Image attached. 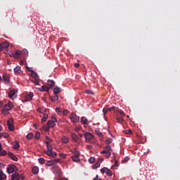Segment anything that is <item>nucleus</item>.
I'll list each match as a JSON object with an SVG mask.
<instances>
[{"instance_id": "obj_36", "label": "nucleus", "mask_w": 180, "mask_h": 180, "mask_svg": "<svg viewBox=\"0 0 180 180\" xmlns=\"http://www.w3.org/2000/svg\"><path fill=\"white\" fill-rule=\"evenodd\" d=\"M38 161L41 165H43V164H44L45 160L43 158H40L38 159Z\"/></svg>"}, {"instance_id": "obj_12", "label": "nucleus", "mask_w": 180, "mask_h": 180, "mask_svg": "<svg viewBox=\"0 0 180 180\" xmlns=\"http://www.w3.org/2000/svg\"><path fill=\"white\" fill-rule=\"evenodd\" d=\"M38 91H39V92H49L50 88L47 86H42L41 87L38 88Z\"/></svg>"}, {"instance_id": "obj_38", "label": "nucleus", "mask_w": 180, "mask_h": 180, "mask_svg": "<svg viewBox=\"0 0 180 180\" xmlns=\"http://www.w3.org/2000/svg\"><path fill=\"white\" fill-rule=\"evenodd\" d=\"M33 134L32 133H29L27 135V139H28V140H32V139H33Z\"/></svg>"}, {"instance_id": "obj_23", "label": "nucleus", "mask_w": 180, "mask_h": 180, "mask_svg": "<svg viewBox=\"0 0 180 180\" xmlns=\"http://www.w3.org/2000/svg\"><path fill=\"white\" fill-rule=\"evenodd\" d=\"M61 92V89L60 87H55L53 89V94L54 95H58Z\"/></svg>"}, {"instance_id": "obj_54", "label": "nucleus", "mask_w": 180, "mask_h": 180, "mask_svg": "<svg viewBox=\"0 0 180 180\" xmlns=\"http://www.w3.org/2000/svg\"><path fill=\"white\" fill-rule=\"evenodd\" d=\"M26 70H27V71H29V72H32L33 69H32V68H30L28 66H26Z\"/></svg>"}, {"instance_id": "obj_34", "label": "nucleus", "mask_w": 180, "mask_h": 180, "mask_svg": "<svg viewBox=\"0 0 180 180\" xmlns=\"http://www.w3.org/2000/svg\"><path fill=\"white\" fill-rule=\"evenodd\" d=\"M61 141L65 144V143H68L69 139H68V138L63 136L61 139Z\"/></svg>"}, {"instance_id": "obj_7", "label": "nucleus", "mask_w": 180, "mask_h": 180, "mask_svg": "<svg viewBox=\"0 0 180 180\" xmlns=\"http://www.w3.org/2000/svg\"><path fill=\"white\" fill-rule=\"evenodd\" d=\"M83 134L84 136V139H86V140L87 141H91V140H92V139H94V135L89 132H86V131H83Z\"/></svg>"}, {"instance_id": "obj_25", "label": "nucleus", "mask_w": 180, "mask_h": 180, "mask_svg": "<svg viewBox=\"0 0 180 180\" xmlns=\"http://www.w3.org/2000/svg\"><path fill=\"white\" fill-rule=\"evenodd\" d=\"M14 72L15 74H20L22 72V70H20V66H16L14 68Z\"/></svg>"}, {"instance_id": "obj_53", "label": "nucleus", "mask_w": 180, "mask_h": 180, "mask_svg": "<svg viewBox=\"0 0 180 180\" xmlns=\"http://www.w3.org/2000/svg\"><path fill=\"white\" fill-rule=\"evenodd\" d=\"M105 148V150H107V151H110L112 150V148H110V146H106Z\"/></svg>"}, {"instance_id": "obj_45", "label": "nucleus", "mask_w": 180, "mask_h": 180, "mask_svg": "<svg viewBox=\"0 0 180 180\" xmlns=\"http://www.w3.org/2000/svg\"><path fill=\"white\" fill-rule=\"evenodd\" d=\"M0 155L2 157L4 155H6V150H0Z\"/></svg>"}, {"instance_id": "obj_64", "label": "nucleus", "mask_w": 180, "mask_h": 180, "mask_svg": "<svg viewBox=\"0 0 180 180\" xmlns=\"http://www.w3.org/2000/svg\"><path fill=\"white\" fill-rule=\"evenodd\" d=\"M4 107V103L0 101V108Z\"/></svg>"}, {"instance_id": "obj_1", "label": "nucleus", "mask_w": 180, "mask_h": 180, "mask_svg": "<svg viewBox=\"0 0 180 180\" xmlns=\"http://www.w3.org/2000/svg\"><path fill=\"white\" fill-rule=\"evenodd\" d=\"M13 106V103L11 101H8V103L6 104L1 110L3 115H9V110H11Z\"/></svg>"}, {"instance_id": "obj_40", "label": "nucleus", "mask_w": 180, "mask_h": 180, "mask_svg": "<svg viewBox=\"0 0 180 180\" xmlns=\"http://www.w3.org/2000/svg\"><path fill=\"white\" fill-rule=\"evenodd\" d=\"M108 110V112H112V110H117V108L113 106V107H111V108H107Z\"/></svg>"}, {"instance_id": "obj_14", "label": "nucleus", "mask_w": 180, "mask_h": 180, "mask_svg": "<svg viewBox=\"0 0 180 180\" xmlns=\"http://www.w3.org/2000/svg\"><path fill=\"white\" fill-rule=\"evenodd\" d=\"M8 98L10 99H13V98H16V91L15 90H11L8 92Z\"/></svg>"}, {"instance_id": "obj_52", "label": "nucleus", "mask_w": 180, "mask_h": 180, "mask_svg": "<svg viewBox=\"0 0 180 180\" xmlns=\"http://www.w3.org/2000/svg\"><path fill=\"white\" fill-rule=\"evenodd\" d=\"M3 137H4L5 139H8L9 138V135L7 133H3Z\"/></svg>"}, {"instance_id": "obj_47", "label": "nucleus", "mask_w": 180, "mask_h": 180, "mask_svg": "<svg viewBox=\"0 0 180 180\" xmlns=\"http://www.w3.org/2000/svg\"><path fill=\"white\" fill-rule=\"evenodd\" d=\"M118 113L120 115V116L121 117L126 116V114H124V112L122 110H118Z\"/></svg>"}, {"instance_id": "obj_39", "label": "nucleus", "mask_w": 180, "mask_h": 180, "mask_svg": "<svg viewBox=\"0 0 180 180\" xmlns=\"http://www.w3.org/2000/svg\"><path fill=\"white\" fill-rule=\"evenodd\" d=\"M46 151H53V146H51V145H48L46 146Z\"/></svg>"}, {"instance_id": "obj_42", "label": "nucleus", "mask_w": 180, "mask_h": 180, "mask_svg": "<svg viewBox=\"0 0 180 180\" xmlns=\"http://www.w3.org/2000/svg\"><path fill=\"white\" fill-rule=\"evenodd\" d=\"M124 133H125V134H131L133 131H131V129H127L124 131Z\"/></svg>"}, {"instance_id": "obj_16", "label": "nucleus", "mask_w": 180, "mask_h": 180, "mask_svg": "<svg viewBox=\"0 0 180 180\" xmlns=\"http://www.w3.org/2000/svg\"><path fill=\"white\" fill-rule=\"evenodd\" d=\"M48 86L49 89L53 88V86H54V85L56 84V82L53 80H48Z\"/></svg>"}, {"instance_id": "obj_5", "label": "nucleus", "mask_w": 180, "mask_h": 180, "mask_svg": "<svg viewBox=\"0 0 180 180\" xmlns=\"http://www.w3.org/2000/svg\"><path fill=\"white\" fill-rule=\"evenodd\" d=\"M18 168L14 165H9L8 168H7L8 174H12L13 172H16Z\"/></svg>"}, {"instance_id": "obj_4", "label": "nucleus", "mask_w": 180, "mask_h": 180, "mask_svg": "<svg viewBox=\"0 0 180 180\" xmlns=\"http://www.w3.org/2000/svg\"><path fill=\"white\" fill-rule=\"evenodd\" d=\"M52 172L55 174V175H58V176H61V169L57 166L52 167Z\"/></svg>"}, {"instance_id": "obj_30", "label": "nucleus", "mask_w": 180, "mask_h": 180, "mask_svg": "<svg viewBox=\"0 0 180 180\" xmlns=\"http://www.w3.org/2000/svg\"><path fill=\"white\" fill-rule=\"evenodd\" d=\"M31 77H32V78L34 79L39 78V75H37V72L33 70L32 72H31Z\"/></svg>"}, {"instance_id": "obj_51", "label": "nucleus", "mask_w": 180, "mask_h": 180, "mask_svg": "<svg viewBox=\"0 0 180 180\" xmlns=\"http://www.w3.org/2000/svg\"><path fill=\"white\" fill-rule=\"evenodd\" d=\"M79 130H81V127H76L75 128V131H76V133H78V131H79Z\"/></svg>"}, {"instance_id": "obj_61", "label": "nucleus", "mask_w": 180, "mask_h": 180, "mask_svg": "<svg viewBox=\"0 0 180 180\" xmlns=\"http://www.w3.org/2000/svg\"><path fill=\"white\" fill-rule=\"evenodd\" d=\"M20 179H25V176L23 174L20 175Z\"/></svg>"}, {"instance_id": "obj_46", "label": "nucleus", "mask_w": 180, "mask_h": 180, "mask_svg": "<svg viewBox=\"0 0 180 180\" xmlns=\"http://www.w3.org/2000/svg\"><path fill=\"white\" fill-rule=\"evenodd\" d=\"M53 165H56L57 162H60L61 160L60 159H54L53 160Z\"/></svg>"}, {"instance_id": "obj_56", "label": "nucleus", "mask_w": 180, "mask_h": 180, "mask_svg": "<svg viewBox=\"0 0 180 180\" xmlns=\"http://www.w3.org/2000/svg\"><path fill=\"white\" fill-rule=\"evenodd\" d=\"M46 140H48V141H50V143H51L53 141V140L51 139H50V137H49L48 136H46L45 137Z\"/></svg>"}, {"instance_id": "obj_26", "label": "nucleus", "mask_w": 180, "mask_h": 180, "mask_svg": "<svg viewBox=\"0 0 180 180\" xmlns=\"http://www.w3.org/2000/svg\"><path fill=\"white\" fill-rule=\"evenodd\" d=\"M13 147L14 150H18V148H20V145L19 144V142H18V141H15Z\"/></svg>"}, {"instance_id": "obj_2", "label": "nucleus", "mask_w": 180, "mask_h": 180, "mask_svg": "<svg viewBox=\"0 0 180 180\" xmlns=\"http://www.w3.org/2000/svg\"><path fill=\"white\" fill-rule=\"evenodd\" d=\"M56 123H57V118L54 116H52L51 120L47 122V125L49 127L53 128L56 127Z\"/></svg>"}, {"instance_id": "obj_11", "label": "nucleus", "mask_w": 180, "mask_h": 180, "mask_svg": "<svg viewBox=\"0 0 180 180\" xmlns=\"http://www.w3.org/2000/svg\"><path fill=\"white\" fill-rule=\"evenodd\" d=\"M72 160L75 162H79V161H80V160H79V153H77V154L72 155Z\"/></svg>"}, {"instance_id": "obj_50", "label": "nucleus", "mask_w": 180, "mask_h": 180, "mask_svg": "<svg viewBox=\"0 0 180 180\" xmlns=\"http://www.w3.org/2000/svg\"><path fill=\"white\" fill-rule=\"evenodd\" d=\"M109 112V110H108V108H103V112L104 114V116L105 115H106V113H108Z\"/></svg>"}, {"instance_id": "obj_13", "label": "nucleus", "mask_w": 180, "mask_h": 180, "mask_svg": "<svg viewBox=\"0 0 180 180\" xmlns=\"http://www.w3.org/2000/svg\"><path fill=\"white\" fill-rule=\"evenodd\" d=\"M20 56H22V52L20 50H16L15 53H13L14 58H20Z\"/></svg>"}, {"instance_id": "obj_6", "label": "nucleus", "mask_w": 180, "mask_h": 180, "mask_svg": "<svg viewBox=\"0 0 180 180\" xmlns=\"http://www.w3.org/2000/svg\"><path fill=\"white\" fill-rule=\"evenodd\" d=\"M7 126L10 131H13V130H15V126H13V119H9L7 121Z\"/></svg>"}, {"instance_id": "obj_19", "label": "nucleus", "mask_w": 180, "mask_h": 180, "mask_svg": "<svg viewBox=\"0 0 180 180\" xmlns=\"http://www.w3.org/2000/svg\"><path fill=\"white\" fill-rule=\"evenodd\" d=\"M80 122L82 124H88V119H86L85 117H82L80 119Z\"/></svg>"}, {"instance_id": "obj_58", "label": "nucleus", "mask_w": 180, "mask_h": 180, "mask_svg": "<svg viewBox=\"0 0 180 180\" xmlns=\"http://www.w3.org/2000/svg\"><path fill=\"white\" fill-rule=\"evenodd\" d=\"M93 180H102V179H99V176L96 175Z\"/></svg>"}, {"instance_id": "obj_59", "label": "nucleus", "mask_w": 180, "mask_h": 180, "mask_svg": "<svg viewBox=\"0 0 180 180\" xmlns=\"http://www.w3.org/2000/svg\"><path fill=\"white\" fill-rule=\"evenodd\" d=\"M63 115H68V110H65L64 111H63Z\"/></svg>"}, {"instance_id": "obj_10", "label": "nucleus", "mask_w": 180, "mask_h": 180, "mask_svg": "<svg viewBox=\"0 0 180 180\" xmlns=\"http://www.w3.org/2000/svg\"><path fill=\"white\" fill-rule=\"evenodd\" d=\"M8 47H9V42L8 41L0 44V53L1 51H4V49H8Z\"/></svg>"}, {"instance_id": "obj_27", "label": "nucleus", "mask_w": 180, "mask_h": 180, "mask_svg": "<svg viewBox=\"0 0 180 180\" xmlns=\"http://www.w3.org/2000/svg\"><path fill=\"white\" fill-rule=\"evenodd\" d=\"M116 119H117V121L118 122V123H123L124 122L123 117H122L120 115H117Z\"/></svg>"}, {"instance_id": "obj_37", "label": "nucleus", "mask_w": 180, "mask_h": 180, "mask_svg": "<svg viewBox=\"0 0 180 180\" xmlns=\"http://www.w3.org/2000/svg\"><path fill=\"white\" fill-rule=\"evenodd\" d=\"M34 139H36L37 140H39V139H40V132L37 131L35 133Z\"/></svg>"}, {"instance_id": "obj_43", "label": "nucleus", "mask_w": 180, "mask_h": 180, "mask_svg": "<svg viewBox=\"0 0 180 180\" xmlns=\"http://www.w3.org/2000/svg\"><path fill=\"white\" fill-rule=\"evenodd\" d=\"M112 141H113V139H109L105 141V143L108 144V146H109V144H111Z\"/></svg>"}, {"instance_id": "obj_22", "label": "nucleus", "mask_w": 180, "mask_h": 180, "mask_svg": "<svg viewBox=\"0 0 180 180\" xmlns=\"http://www.w3.org/2000/svg\"><path fill=\"white\" fill-rule=\"evenodd\" d=\"M4 179H6V174H5L1 169H0V180Z\"/></svg>"}, {"instance_id": "obj_49", "label": "nucleus", "mask_w": 180, "mask_h": 180, "mask_svg": "<svg viewBox=\"0 0 180 180\" xmlns=\"http://www.w3.org/2000/svg\"><path fill=\"white\" fill-rule=\"evenodd\" d=\"M86 94H89V95H94V91L91 90H86Z\"/></svg>"}, {"instance_id": "obj_63", "label": "nucleus", "mask_w": 180, "mask_h": 180, "mask_svg": "<svg viewBox=\"0 0 180 180\" xmlns=\"http://www.w3.org/2000/svg\"><path fill=\"white\" fill-rule=\"evenodd\" d=\"M75 67L78 68V67H79V63H75Z\"/></svg>"}, {"instance_id": "obj_33", "label": "nucleus", "mask_w": 180, "mask_h": 180, "mask_svg": "<svg viewBox=\"0 0 180 180\" xmlns=\"http://www.w3.org/2000/svg\"><path fill=\"white\" fill-rule=\"evenodd\" d=\"M101 167L100 162H97L95 165H93V169H96Z\"/></svg>"}, {"instance_id": "obj_55", "label": "nucleus", "mask_w": 180, "mask_h": 180, "mask_svg": "<svg viewBox=\"0 0 180 180\" xmlns=\"http://www.w3.org/2000/svg\"><path fill=\"white\" fill-rule=\"evenodd\" d=\"M60 158H65V157H67V155L66 154H64V153H61L60 155Z\"/></svg>"}, {"instance_id": "obj_15", "label": "nucleus", "mask_w": 180, "mask_h": 180, "mask_svg": "<svg viewBox=\"0 0 180 180\" xmlns=\"http://www.w3.org/2000/svg\"><path fill=\"white\" fill-rule=\"evenodd\" d=\"M32 99H33V93L30 92L29 94H27L25 96V101H32Z\"/></svg>"}, {"instance_id": "obj_21", "label": "nucleus", "mask_w": 180, "mask_h": 180, "mask_svg": "<svg viewBox=\"0 0 180 180\" xmlns=\"http://www.w3.org/2000/svg\"><path fill=\"white\" fill-rule=\"evenodd\" d=\"M41 113L43 114L41 122H47V119H49V115H47V113H43V112H41Z\"/></svg>"}, {"instance_id": "obj_41", "label": "nucleus", "mask_w": 180, "mask_h": 180, "mask_svg": "<svg viewBox=\"0 0 180 180\" xmlns=\"http://www.w3.org/2000/svg\"><path fill=\"white\" fill-rule=\"evenodd\" d=\"M89 162H90V164H94V162H95V158L91 157V158L89 159Z\"/></svg>"}, {"instance_id": "obj_57", "label": "nucleus", "mask_w": 180, "mask_h": 180, "mask_svg": "<svg viewBox=\"0 0 180 180\" xmlns=\"http://www.w3.org/2000/svg\"><path fill=\"white\" fill-rule=\"evenodd\" d=\"M129 161V157L124 158V159L122 160L123 162H127Z\"/></svg>"}, {"instance_id": "obj_32", "label": "nucleus", "mask_w": 180, "mask_h": 180, "mask_svg": "<svg viewBox=\"0 0 180 180\" xmlns=\"http://www.w3.org/2000/svg\"><path fill=\"white\" fill-rule=\"evenodd\" d=\"M35 85H39V83L40 82V80H39V78H35L34 79L31 80Z\"/></svg>"}, {"instance_id": "obj_35", "label": "nucleus", "mask_w": 180, "mask_h": 180, "mask_svg": "<svg viewBox=\"0 0 180 180\" xmlns=\"http://www.w3.org/2000/svg\"><path fill=\"white\" fill-rule=\"evenodd\" d=\"M94 133H96V135L99 137L102 136V132H101V131H99L98 129H94Z\"/></svg>"}, {"instance_id": "obj_29", "label": "nucleus", "mask_w": 180, "mask_h": 180, "mask_svg": "<svg viewBox=\"0 0 180 180\" xmlns=\"http://www.w3.org/2000/svg\"><path fill=\"white\" fill-rule=\"evenodd\" d=\"M51 102H57L58 101V95L55 94L54 96L51 97Z\"/></svg>"}, {"instance_id": "obj_18", "label": "nucleus", "mask_w": 180, "mask_h": 180, "mask_svg": "<svg viewBox=\"0 0 180 180\" xmlns=\"http://www.w3.org/2000/svg\"><path fill=\"white\" fill-rule=\"evenodd\" d=\"M8 157L13 160V161H18V157L12 153H8Z\"/></svg>"}, {"instance_id": "obj_44", "label": "nucleus", "mask_w": 180, "mask_h": 180, "mask_svg": "<svg viewBox=\"0 0 180 180\" xmlns=\"http://www.w3.org/2000/svg\"><path fill=\"white\" fill-rule=\"evenodd\" d=\"M56 112H57V113H61L63 112V108H56Z\"/></svg>"}, {"instance_id": "obj_3", "label": "nucleus", "mask_w": 180, "mask_h": 180, "mask_svg": "<svg viewBox=\"0 0 180 180\" xmlns=\"http://www.w3.org/2000/svg\"><path fill=\"white\" fill-rule=\"evenodd\" d=\"M70 119L72 123H78L79 122V116L75 113H72L70 116Z\"/></svg>"}, {"instance_id": "obj_9", "label": "nucleus", "mask_w": 180, "mask_h": 180, "mask_svg": "<svg viewBox=\"0 0 180 180\" xmlns=\"http://www.w3.org/2000/svg\"><path fill=\"white\" fill-rule=\"evenodd\" d=\"M45 154H47L49 157H51L52 158H56L57 157V153L53 150H45Z\"/></svg>"}, {"instance_id": "obj_20", "label": "nucleus", "mask_w": 180, "mask_h": 180, "mask_svg": "<svg viewBox=\"0 0 180 180\" xmlns=\"http://www.w3.org/2000/svg\"><path fill=\"white\" fill-rule=\"evenodd\" d=\"M32 172L34 175H37V174H39V167L37 166L34 167L32 169Z\"/></svg>"}, {"instance_id": "obj_17", "label": "nucleus", "mask_w": 180, "mask_h": 180, "mask_svg": "<svg viewBox=\"0 0 180 180\" xmlns=\"http://www.w3.org/2000/svg\"><path fill=\"white\" fill-rule=\"evenodd\" d=\"M11 179L12 180H19L20 179V175L19 174L15 173L11 175Z\"/></svg>"}, {"instance_id": "obj_24", "label": "nucleus", "mask_w": 180, "mask_h": 180, "mask_svg": "<svg viewBox=\"0 0 180 180\" xmlns=\"http://www.w3.org/2000/svg\"><path fill=\"white\" fill-rule=\"evenodd\" d=\"M71 137H72V140L75 141V143H78L79 137L77 136V134L72 133V134H71Z\"/></svg>"}, {"instance_id": "obj_28", "label": "nucleus", "mask_w": 180, "mask_h": 180, "mask_svg": "<svg viewBox=\"0 0 180 180\" xmlns=\"http://www.w3.org/2000/svg\"><path fill=\"white\" fill-rule=\"evenodd\" d=\"M3 79L5 82V84H9V77H8V75H3Z\"/></svg>"}, {"instance_id": "obj_60", "label": "nucleus", "mask_w": 180, "mask_h": 180, "mask_svg": "<svg viewBox=\"0 0 180 180\" xmlns=\"http://www.w3.org/2000/svg\"><path fill=\"white\" fill-rule=\"evenodd\" d=\"M0 168H5V165H4L2 162H0Z\"/></svg>"}, {"instance_id": "obj_62", "label": "nucleus", "mask_w": 180, "mask_h": 180, "mask_svg": "<svg viewBox=\"0 0 180 180\" xmlns=\"http://www.w3.org/2000/svg\"><path fill=\"white\" fill-rule=\"evenodd\" d=\"M45 143H46V147H47L48 146H51V145L50 144V141H45Z\"/></svg>"}, {"instance_id": "obj_8", "label": "nucleus", "mask_w": 180, "mask_h": 180, "mask_svg": "<svg viewBox=\"0 0 180 180\" xmlns=\"http://www.w3.org/2000/svg\"><path fill=\"white\" fill-rule=\"evenodd\" d=\"M101 174H106L108 176H112V175H113V174L112 173V171L108 169V167H103V169H101Z\"/></svg>"}, {"instance_id": "obj_48", "label": "nucleus", "mask_w": 180, "mask_h": 180, "mask_svg": "<svg viewBox=\"0 0 180 180\" xmlns=\"http://www.w3.org/2000/svg\"><path fill=\"white\" fill-rule=\"evenodd\" d=\"M105 157L107 158H109L110 157V151L107 150V152L105 153Z\"/></svg>"}, {"instance_id": "obj_31", "label": "nucleus", "mask_w": 180, "mask_h": 180, "mask_svg": "<svg viewBox=\"0 0 180 180\" xmlns=\"http://www.w3.org/2000/svg\"><path fill=\"white\" fill-rule=\"evenodd\" d=\"M46 167H51V165H54V162L53 160H49L45 164Z\"/></svg>"}]
</instances>
